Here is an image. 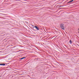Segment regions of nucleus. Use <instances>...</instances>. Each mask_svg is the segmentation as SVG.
Instances as JSON below:
<instances>
[{
    "label": "nucleus",
    "instance_id": "nucleus-4",
    "mask_svg": "<svg viewBox=\"0 0 79 79\" xmlns=\"http://www.w3.org/2000/svg\"><path fill=\"white\" fill-rule=\"evenodd\" d=\"M0 65H2V66H5V64H0Z\"/></svg>",
    "mask_w": 79,
    "mask_h": 79
},
{
    "label": "nucleus",
    "instance_id": "nucleus-6",
    "mask_svg": "<svg viewBox=\"0 0 79 79\" xmlns=\"http://www.w3.org/2000/svg\"><path fill=\"white\" fill-rule=\"evenodd\" d=\"M69 42L70 43V44H72V41H71V40H70L69 41Z\"/></svg>",
    "mask_w": 79,
    "mask_h": 79
},
{
    "label": "nucleus",
    "instance_id": "nucleus-1",
    "mask_svg": "<svg viewBox=\"0 0 79 79\" xmlns=\"http://www.w3.org/2000/svg\"><path fill=\"white\" fill-rule=\"evenodd\" d=\"M63 26H64L63 24H61L60 25V27L63 30H64V27Z\"/></svg>",
    "mask_w": 79,
    "mask_h": 79
},
{
    "label": "nucleus",
    "instance_id": "nucleus-2",
    "mask_svg": "<svg viewBox=\"0 0 79 79\" xmlns=\"http://www.w3.org/2000/svg\"><path fill=\"white\" fill-rule=\"evenodd\" d=\"M35 29L39 31V28L38 27H37V26H35Z\"/></svg>",
    "mask_w": 79,
    "mask_h": 79
},
{
    "label": "nucleus",
    "instance_id": "nucleus-7",
    "mask_svg": "<svg viewBox=\"0 0 79 79\" xmlns=\"http://www.w3.org/2000/svg\"><path fill=\"white\" fill-rule=\"evenodd\" d=\"M78 30H79V29H78Z\"/></svg>",
    "mask_w": 79,
    "mask_h": 79
},
{
    "label": "nucleus",
    "instance_id": "nucleus-3",
    "mask_svg": "<svg viewBox=\"0 0 79 79\" xmlns=\"http://www.w3.org/2000/svg\"><path fill=\"white\" fill-rule=\"evenodd\" d=\"M74 1V0H71L69 2H68V3H71V2H73Z\"/></svg>",
    "mask_w": 79,
    "mask_h": 79
},
{
    "label": "nucleus",
    "instance_id": "nucleus-5",
    "mask_svg": "<svg viewBox=\"0 0 79 79\" xmlns=\"http://www.w3.org/2000/svg\"><path fill=\"white\" fill-rule=\"evenodd\" d=\"M25 58H26V57H22V58H20V60H23V59Z\"/></svg>",
    "mask_w": 79,
    "mask_h": 79
}]
</instances>
